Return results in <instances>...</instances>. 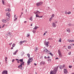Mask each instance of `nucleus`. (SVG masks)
I'll list each match as a JSON object with an SVG mask.
<instances>
[{"instance_id": "1", "label": "nucleus", "mask_w": 74, "mask_h": 74, "mask_svg": "<svg viewBox=\"0 0 74 74\" xmlns=\"http://www.w3.org/2000/svg\"><path fill=\"white\" fill-rule=\"evenodd\" d=\"M58 67H56L53 71H50V74H56L58 71Z\"/></svg>"}, {"instance_id": "2", "label": "nucleus", "mask_w": 74, "mask_h": 74, "mask_svg": "<svg viewBox=\"0 0 74 74\" xmlns=\"http://www.w3.org/2000/svg\"><path fill=\"white\" fill-rule=\"evenodd\" d=\"M42 2H38L36 3V5L37 6V7H38L39 6H41V5H42Z\"/></svg>"}, {"instance_id": "3", "label": "nucleus", "mask_w": 74, "mask_h": 74, "mask_svg": "<svg viewBox=\"0 0 74 74\" xmlns=\"http://www.w3.org/2000/svg\"><path fill=\"white\" fill-rule=\"evenodd\" d=\"M58 52L60 57V58L62 57V54L61 53V52H60V49H58Z\"/></svg>"}, {"instance_id": "4", "label": "nucleus", "mask_w": 74, "mask_h": 74, "mask_svg": "<svg viewBox=\"0 0 74 74\" xmlns=\"http://www.w3.org/2000/svg\"><path fill=\"white\" fill-rule=\"evenodd\" d=\"M7 36H12V33H11V32H8L7 33Z\"/></svg>"}, {"instance_id": "5", "label": "nucleus", "mask_w": 74, "mask_h": 74, "mask_svg": "<svg viewBox=\"0 0 74 74\" xmlns=\"http://www.w3.org/2000/svg\"><path fill=\"white\" fill-rule=\"evenodd\" d=\"M8 73V71L7 70H4L3 71V72L2 73V74H7Z\"/></svg>"}, {"instance_id": "6", "label": "nucleus", "mask_w": 74, "mask_h": 74, "mask_svg": "<svg viewBox=\"0 0 74 74\" xmlns=\"http://www.w3.org/2000/svg\"><path fill=\"white\" fill-rule=\"evenodd\" d=\"M64 74H67V73H68V72H67V69H64Z\"/></svg>"}, {"instance_id": "7", "label": "nucleus", "mask_w": 74, "mask_h": 74, "mask_svg": "<svg viewBox=\"0 0 74 74\" xmlns=\"http://www.w3.org/2000/svg\"><path fill=\"white\" fill-rule=\"evenodd\" d=\"M54 14H53L51 16V18H50L49 19V20L50 21H51V20H52V18H53V17H54Z\"/></svg>"}, {"instance_id": "8", "label": "nucleus", "mask_w": 74, "mask_h": 74, "mask_svg": "<svg viewBox=\"0 0 74 74\" xmlns=\"http://www.w3.org/2000/svg\"><path fill=\"white\" fill-rule=\"evenodd\" d=\"M53 27H56V24L54 22H53L52 23Z\"/></svg>"}, {"instance_id": "9", "label": "nucleus", "mask_w": 74, "mask_h": 74, "mask_svg": "<svg viewBox=\"0 0 74 74\" xmlns=\"http://www.w3.org/2000/svg\"><path fill=\"white\" fill-rule=\"evenodd\" d=\"M6 15L7 16L9 17V18L10 17V13L8 12L6 13Z\"/></svg>"}, {"instance_id": "10", "label": "nucleus", "mask_w": 74, "mask_h": 74, "mask_svg": "<svg viewBox=\"0 0 74 74\" xmlns=\"http://www.w3.org/2000/svg\"><path fill=\"white\" fill-rule=\"evenodd\" d=\"M45 62L44 61H42L40 63V64H41V65H42V64H45Z\"/></svg>"}, {"instance_id": "11", "label": "nucleus", "mask_w": 74, "mask_h": 74, "mask_svg": "<svg viewBox=\"0 0 74 74\" xmlns=\"http://www.w3.org/2000/svg\"><path fill=\"white\" fill-rule=\"evenodd\" d=\"M46 53H48V52H51V51H49V50L47 49V48H46Z\"/></svg>"}, {"instance_id": "12", "label": "nucleus", "mask_w": 74, "mask_h": 74, "mask_svg": "<svg viewBox=\"0 0 74 74\" xmlns=\"http://www.w3.org/2000/svg\"><path fill=\"white\" fill-rule=\"evenodd\" d=\"M2 21L3 22V23H6L7 22V21L5 19H3L2 20Z\"/></svg>"}, {"instance_id": "13", "label": "nucleus", "mask_w": 74, "mask_h": 74, "mask_svg": "<svg viewBox=\"0 0 74 74\" xmlns=\"http://www.w3.org/2000/svg\"><path fill=\"white\" fill-rule=\"evenodd\" d=\"M66 31L67 32H68V33H70V30L69 29H66Z\"/></svg>"}, {"instance_id": "14", "label": "nucleus", "mask_w": 74, "mask_h": 74, "mask_svg": "<svg viewBox=\"0 0 74 74\" xmlns=\"http://www.w3.org/2000/svg\"><path fill=\"white\" fill-rule=\"evenodd\" d=\"M22 62L20 63V64H21L22 66V65H23V66H24L25 64H24V63H25V62Z\"/></svg>"}, {"instance_id": "15", "label": "nucleus", "mask_w": 74, "mask_h": 74, "mask_svg": "<svg viewBox=\"0 0 74 74\" xmlns=\"http://www.w3.org/2000/svg\"><path fill=\"white\" fill-rule=\"evenodd\" d=\"M30 61H29V60H28L27 62V65H29L30 63Z\"/></svg>"}, {"instance_id": "16", "label": "nucleus", "mask_w": 74, "mask_h": 74, "mask_svg": "<svg viewBox=\"0 0 74 74\" xmlns=\"http://www.w3.org/2000/svg\"><path fill=\"white\" fill-rule=\"evenodd\" d=\"M59 68H60V69H62L63 68L62 65H60L59 66Z\"/></svg>"}, {"instance_id": "17", "label": "nucleus", "mask_w": 74, "mask_h": 74, "mask_svg": "<svg viewBox=\"0 0 74 74\" xmlns=\"http://www.w3.org/2000/svg\"><path fill=\"white\" fill-rule=\"evenodd\" d=\"M2 1L3 5H5V4H4V0H2Z\"/></svg>"}, {"instance_id": "18", "label": "nucleus", "mask_w": 74, "mask_h": 74, "mask_svg": "<svg viewBox=\"0 0 74 74\" xmlns=\"http://www.w3.org/2000/svg\"><path fill=\"white\" fill-rule=\"evenodd\" d=\"M36 49H35V51H36L37 52V50H38V47H35Z\"/></svg>"}, {"instance_id": "19", "label": "nucleus", "mask_w": 74, "mask_h": 74, "mask_svg": "<svg viewBox=\"0 0 74 74\" xmlns=\"http://www.w3.org/2000/svg\"><path fill=\"white\" fill-rule=\"evenodd\" d=\"M71 46L70 45L68 46V49H71Z\"/></svg>"}, {"instance_id": "20", "label": "nucleus", "mask_w": 74, "mask_h": 74, "mask_svg": "<svg viewBox=\"0 0 74 74\" xmlns=\"http://www.w3.org/2000/svg\"><path fill=\"white\" fill-rule=\"evenodd\" d=\"M18 68H21V67H22V64L18 66Z\"/></svg>"}, {"instance_id": "21", "label": "nucleus", "mask_w": 74, "mask_h": 74, "mask_svg": "<svg viewBox=\"0 0 74 74\" xmlns=\"http://www.w3.org/2000/svg\"><path fill=\"white\" fill-rule=\"evenodd\" d=\"M23 59H20L19 60V61H20V62H23Z\"/></svg>"}, {"instance_id": "22", "label": "nucleus", "mask_w": 74, "mask_h": 74, "mask_svg": "<svg viewBox=\"0 0 74 74\" xmlns=\"http://www.w3.org/2000/svg\"><path fill=\"white\" fill-rule=\"evenodd\" d=\"M46 46L47 47H48L49 46L48 45V42H47L46 43Z\"/></svg>"}, {"instance_id": "23", "label": "nucleus", "mask_w": 74, "mask_h": 74, "mask_svg": "<svg viewBox=\"0 0 74 74\" xmlns=\"http://www.w3.org/2000/svg\"><path fill=\"white\" fill-rule=\"evenodd\" d=\"M38 27H36V26L34 28V30H36V29H37V28Z\"/></svg>"}, {"instance_id": "24", "label": "nucleus", "mask_w": 74, "mask_h": 74, "mask_svg": "<svg viewBox=\"0 0 74 74\" xmlns=\"http://www.w3.org/2000/svg\"><path fill=\"white\" fill-rule=\"evenodd\" d=\"M36 12H37V14H39V13H41V12H39L38 10L36 11Z\"/></svg>"}, {"instance_id": "25", "label": "nucleus", "mask_w": 74, "mask_h": 74, "mask_svg": "<svg viewBox=\"0 0 74 74\" xmlns=\"http://www.w3.org/2000/svg\"><path fill=\"white\" fill-rule=\"evenodd\" d=\"M69 42H74V40H70Z\"/></svg>"}, {"instance_id": "26", "label": "nucleus", "mask_w": 74, "mask_h": 74, "mask_svg": "<svg viewBox=\"0 0 74 74\" xmlns=\"http://www.w3.org/2000/svg\"><path fill=\"white\" fill-rule=\"evenodd\" d=\"M23 43V42L22 41H21L20 42V45H22V44Z\"/></svg>"}, {"instance_id": "27", "label": "nucleus", "mask_w": 74, "mask_h": 74, "mask_svg": "<svg viewBox=\"0 0 74 74\" xmlns=\"http://www.w3.org/2000/svg\"><path fill=\"white\" fill-rule=\"evenodd\" d=\"M49 55H51L52 56H53V54H52L51 53H49Z\"/></svg>"}, {"instance_id": "28", "label": "nucleus", "mask_w": 74, "mask_h": 74, "mask_svg": "<svg viewBox=\"0 0 74 74\" xmlns=\"http://www.w3.org/2000/svg\"><path fill=\"white\" fill-rule=\"evenodd\" d=\"M36 18H38V17L39 18V16L38 14H36Z\"/></svg>"}, {"instance_id": "29", "label": "nucleus", "mask_w": 74, "mask_h": 74, "mask_svg": "<svg viewBox=\"0 0 74 74\" xmlns=\"http://www.w3.org/2000/svg\"><path fill=\"white\" fill-rule=\"evenodd\" d=\"M68 26H71V24L69 23L68 24Z\"/></svg>"}, {"instance_id": "30", "label": "nucleus", "mask_w": 74, "mask_h": 74, "mask_svg": "<svg viewBox=\"0 0 74 74\" xmlns=\"http://www.w3.org/2000/svg\"><path fill=\"white\" fill-rule=\"evenodd\" d=\"M27 55L28 58H30V54H29V53H28L27 54Z\"/></svg>"}, {"instance_id": "31", "label": "nucleus", "mask_w": 74, "mask_h": 74, "mask_svg": "<svg viewBox=\"0 0 74 74\" xmlns=\"http://www.w3.org/2000/svg\"><path fill=\"white\" fill-rule=\"evenodd\" d=\"M58 41L59 42H61V41H62V39H61V38H60L58 40Z\"/></svg>"}, {"instance_id": "32", "label": "nucleus", "mask_w": 74, "mask_h": 74, "mask_svg": "<svg viewBox=\"0 0 74 74\" xmlns=\"http://www.w3.org/2000/svg\"><path fill=\"white\" fill-rule=\"evenodd\" d=\"M32 59V60H33V59H32V58H29L28 60H29L30 61V60H31Z\"/></svg>"}, {"instance_id": "33", "label": "nucleus", "mask_w": 74, "mask_h": 74, "mask_svg": "<svg viewBox=\"0 0 74 74\" xmlns=\"http://www.w3.org/2000/svg\"><path fill=\"white\" fill-rule=\"evenodd\" d=\"M15 18L14 19V21H17V18L15 17V18Z\"/></svg>"}, {"instance_id": "34", "label": "nucleus", "mask_w": 74, "mask_h": 74, "mask_svg": "<svg viewBox=\"0 0 74 74\" xmlns=\"http://www.w3.org/2000/svg\"><path fill=\"white\" fill-rule=\"evenodd\" d=\"M8 11L9 12H10V11H11V10H10V8L8 9Z\"/></svg>"}, {"instance_id": "35", "label": "nucleus", "mask_w": 74, "mask_h": 74, "mask_svg": "<svg viewBox=\"0 0 74 74\" xmlns=\"http://www.w3.org/2000/svg\"><path fill=\"white\" fill-rule=\"evenodd\" d=\"M2 25H3L2 27V28H3L5 26V24H2Z\"/></svg>"}, {"instance_id": "36", "label": "nucleus", "mask_w": 74, "mask_h": 74, "mask_svg": "<svg viewBox=\"0 0 74 74\" xmlns=\"http://www.w3.org/2000/svg\"><path fill=\"white\" fill-rule=\"evenodd\" d=\"M12 47H15V44L14 43V44L12 45Z\"/></svg>"}, {"instance_id": "37", "label": "nucleus", "mask_w": 74, "mask_h": 74, "mask_svg": "<svg viewBox=\"0 0 74 74\" xmlns=\"http://www.w3.org/2000/svg\"><path fill=\"white\" fill-rule=\"evenodd\" d=\"M48 40H52V38H49L48 39Z\"/></svg>"}, {"instance_id": "38", "label": "nucleus", "mask_w": 74, "mask_h": 74, "mask_svg": "<svg viewBox=\"0 0 74 74\" xmlns=\"http://www.w3.org/2000/svg\"><path fill=\"white\" fill-rule=\"evenodd\" d=\"M46 50H47V49H46V48H45V49L44 50H43V52H46Z\"/></svg>"}, {"instance_id": "39", "label": "nucleus", "mask_w": 74, "mask_h": 74, "mask_svg": "<svg viewBox=\"0 0 74 74\" xmlns=\"http://www.w3.org/2000/svg\"><path fill=\"white\" fill-rule=\"evenodd\" d=\"M72 67V66H69V68H70V69H71Z\"/></svg>"}, {"instance_id": "40", "label": "nucleus", "mask_w": 74, "mask_h": 74, "mask_svg": "<svg viewBox=\"0 0 74 74\" xmlns=\"http://www.w3.org/2000/svg\"><path fill=\"white\" fill-rule=\"evenodd\" d=\"M16 52L15 51V52L13 53V55H16Z\"/></svg>"}, {"instance_id": "41", "label": "nucleus", "mask_w": 74, "mask_h": 74, "mask_svg": "<svg viewBox=\"0 0 74 74\" xmlns=\"http://www.w3.org/2000/svg\"><path fill=\"white\" fill-rule=\"evenodd\" d=\"M65 67V65L64 64H63L62 65V67H63V68H64V67Z\"/></svg>"}, {"instance_id": "42", "label": "nucleus", "mask_w": 74, "mask_h": 74, "mask_svg": "<svg viewBox=\"0 0 74 74\" xmlns=\"http://www.w3.org/2000/svg\"><path fill=\"white\" fill-rule=\"evenodd\" d=\"M27 37H28V36H30V34H29V33H28V34H27Z\"/></svg>"}, {"instance_id": "43", "label": "nucleus", "mask_w": 74, "mask_h": 74, "mask_svg": "<svg viewBox=\"0 0 74 74\" xmlns=\"http://www.w3.org/2000/svg\"><path fill=\"white\" fill-rule=\"evenodd\" d=\"M71 51L69 52V55H71Z\"/></svg>"}, {"instance_id": "44", "label": "nucleus", "mask_w": 74, "mask_h": 74, "mask_svg": "<svg viewBox=\"0 0 74 74\" xmlns=\"http://www.w3.org/2000/svg\"><path fill=\"white\" fill-rule=\"evenodd\" d=\"M32 32H33V33H35L36 32L34 30H33L32 31Z\"/></svg>"}, {"instance_id": "45", "label": "nucleus", "mask_w": 74, "mask_h": 74, "mask_svg": "<svg viewBox=\"0 0 74 74\" xmlns=\"http://www.w3.org/2000/svg\"><path fill=\"white\" fill-rule=\"evenodd\" d=\"M29 20H31V21H32V18H29Z\"/></svg>"}, {"instance_id": "46", "label": "nucleus", "mask_w": 74, "mask_h": 74, "mask_svg": "<svg viewBox=\"0 0 74 74\" xmlns=\"http://www.w3.org/2000/svg\"><path fill=\"white\" fill-rule=\"evenodd\" d=\"M26 42V40H23V41H22V42Z\"/></svg>"}, {"instance_id": "47", "label": "nucleus", "mask_w": 74, "mask_h": 74, "mask_svg": "<svg viewBox=\"0 0 74 74\" xmlns=\"http://www.w3.org/2000/svg\"><path fill=\"white\" fill-rule=\"evenodd\" d=\"M71 13L70 12H68V14H70Z\"/></svg>"}, {"instance_id": "48", "label": "nucleus", "mask_w": 74, "mask_h": 74, "mask_svg": "<svg viewBox=\"0 0 74 74\" xmlns=\"http://www.w3.org/2000/svg\"><path fill=\"white\" fill-rule=\"evenodd\" d=\"M43 17V16H39V18H42Z\"/></svg>"}, {"instance_id": "49", "label": "nucleus", "mask_w": 74, "mask_h": 74, "mask_svg": "<svg viewBox=\"0 0 74 74\" xmlns=\"http://www.w3.org/2000/svg\"><path fill=\"white\" fill-rule=\"evenodd\" d=\"M14 18H16V15H14Z\"/></svg>"}, {"instance_id": "50", "label": "nucleus", "mask_w": 74, "mask_h": 74, "mask_svg": "<svg viewBox=\"0 0 74 74\" xmlns=\"http://www.w3.org/2000/svg\"><path fill=\"white\" fill-rule=\"evenodd\" d=\"M15 61V60L13 59L12 60V62H14Z\"/></svg>"}, {"instance_id": "51", "label": "nucleus", "mask_w": 74, "mask_h": 74, "mask_svg": "<svg viewBox=\"0 0 74 74\" xmlns=\"http://www.w3.org/2000/svg\"><path fill=\"white\" fill-rule=\"evenodd\" d=\"M45 59H47V57L46 56L44 57Z\"/></svg>"}, {"instance_id": "52", "label": "nucleus", "mask_w": 74, "mask_h": 74, "mask_svg": "<svg viewBox=\"0 0 74 74\" xmlns=\"http://www.w3.org/2000/svg\"><path fill=\"white\" fill-rule=\"evenodd\" d=\"M48 61H49V62H51V59H49L48 60Z\"/></svg>"}, {"instance_id": "53", "label": "nucleus", "mask_w": 74, "mask_h": 74, "mask_svg": "<svg viewBox=\"0 0 74 74\" xmlns=\"http://www.w3.org/2000/svg\"><path fill=\"white\" fill-rule=\"evenodd\" d=\"M34 14H37V12H34Z\"/></svg>"}, {"instance_id": "54", "label": "nucleus", "mask_w": 74, "mask_h": 74, "mask_svg": "<svg viewBox=\"0 0 74 74\" xmlns=\"http://www.w3.org/2000/svg\"><path fill=\"white\" fill-rule=\"evenodd\" d=\"M16 60H17V61H19V60L18 59H16Z\"/></svg>"}, {"instance_id": "55", "label": "nucleus", "mask_w": 74, "mask_h": 74, "mask_svg": "<svg viewBox=\"0 0 74 74\" xmlns=\"http://www.w3.org/2000/svg\"><path fill=\"white\" fill-rule=\"evenodd\" d=\"M7 57H5V60H7Z\"/></svg>"}, {"instance_id": "56", "label": "nucleus", "mask_w": 74, "mask_h": 74, "mask_svg": "<svg viewBox=\"0 0 74 74\" xmlns=\"http://www.w3.org/2000/svg\"><path fill=\"white\" fill-rule=\"evenodd\" d=\"M12 44V43H10L9 44V45H11Z\"/></svg>"}, {"instance_id": "57", "label": "nucleus", "mask_w": 74, "mask_h": 74, "mask_svg": "<svg viewBox=\"0 0 74 74\" xmlns=\"http://www.w3.org/2000/svg\"><path fill=\"white\" fill-rule=\"evenodd\" d=\"M34 65L35 66H36V65H37V64H36L35 63H34Z\"/></svg>"}, {"instance_id": "58", "label": "nucleus", "mask_w": 74, "mask_h": 74, "mask_svg": "<svg viewBox=\"0 0 74 74\" xmlns=\"http://www.w3.org/2000/svg\"><path fill=\"white\" fill-rule=\"evenodd\" d=\"M13 47H11V49H13Z\"/></svg>"}, {"instance_id": "59", "label": "nucleus", "mask_w": 74, "mask_h": 74, "mask_svg": "<svg viewBox=\"0 0 74 74\" xmlns=\"http://www.w3.org/2000/svg\"><path fill=\"white\" fill-rule=\"evenodd\" d=\"M46 34L45 33H44L43 34V36H45V35Z\"/></svg>"}, {"instance_id": "60", "label": "nucleus", "mask_w": 74, "mask_h": 74, "mask_svg": "<svg viewBox=\"0 0 74 74\" xmlns=\"http://www.w3.org/2000/svg\"><path fill=\"white\" fill-rule=\"evenodd\" d=\"M8 11V9H7L5 10V11Z\"/></svg>"}, {"instance_id": "61", "label": "nucleus", "mask_w": 74, "mask_h": 74, "mask_svg": "<svg viewBox=\"0 0 74 74\" xmlns=\"http://www.w3.org/2000/svg\"><path fill=\"white\" fill-rule=\"evenodd\" d=\"M32 24H31V25H30L31 26H32V25H33Z\"/></svg>"}, {"instance_id": "62", "label": "nucleus", "mask_w": 74, "mask_h": 74, "mask_svg": "<svg viewBox=\"0 0 74 74\" xmlns=\"http://www.w3.org/2000/svg\"><path fill=\"white\" fill-rule=\"evenodd\" d=\"M59 59L58 58H56V59Z\"/></svg>"}, {"instance_id": "63", "label": "nucleus", "mask_w": 74, "mask_h": 74, "mask_svg": "<svg viewBox=\"0 0 74 74\" xmlns=\"http://www.w3.org/2000/svg\"><path fill=\"white\" fill-rule=\"evenodd\" d=\"M47 58H50V57H49V56L48 57H47Z\"/></svg>"}, {"instance_id": "64", "label": "nucleus", "mask_w": 74, "mask_h": 74, "mask_svg": "<svg viewBox=\"0 0 74 74\" xmlns=\"http://www.w3.org/2000/svg\"><path fill=\"white\" fill-rule=\"evenodd\" d=\"M22 14H23V12H22L21 13V15H22Z\"/></svg>"}]
</instances>
